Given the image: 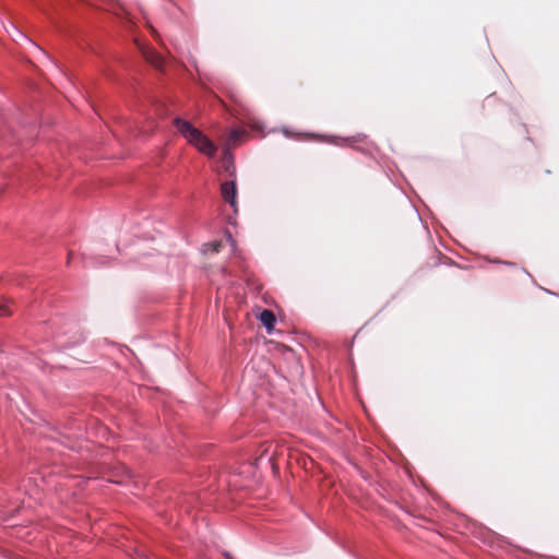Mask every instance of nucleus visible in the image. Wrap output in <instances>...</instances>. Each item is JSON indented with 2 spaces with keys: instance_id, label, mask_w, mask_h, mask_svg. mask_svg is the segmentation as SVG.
Segmentation results:
<instances>
[{
  "instance_id": "3",
  "label": "nucleus",
  "mask_w": 559,
  "mask_h": 559,
  "mask_svg": "<svg viewBox=\"0 0 559 559\" xmlns=\"http://www.w3.org/2000/svg\"><path fill=\"white\" fill-rule=\"evenodd\" d=\"M221 193L223 199L229 203L235 214L238 213L237 185L235 180H228L222 183Z\"/></svg>"
},
{
  "instance_id": "13",
  "label": "nucleus",
  "mask_w": 559,
  "mask_h": 559,
  "mask_svg": "<svg viewBox=\"0 0 559 559\" xmlns=\"http://www.w3.org/2000/svg\"><path fill=\"white\" fill-rule=\"evenodd\" d=\"M283 133L285 134V136L289 138L290 136V131L288 128H283Z\"/></svg>"
},
{
  "instance_id": "12",
  "label": "nucleus",
  "mask_w": 559,
  "mask_h": 559,
  "mask_svg": "<svg viewBox=\"0 0 559 559\" xmlns=\"http://www.w3.org/2000/svg\"><path fill=\"white\" fill-rule=\"evenodd\" d=\"M223 556L225 559H235L229 551H223Z\"/></svg>"
},
{
  "instance_id": "4",
  "label": "nucleus",
  "mask_w": 559,
  "mask_h": 559,
  "mask_svg": "<svg viewBox=\"0 0 559 559\" xmlns=\"http://www.w3.org/2000/svg\"><path fill=\"white\" fill-rule=\"evenodd\" d=\"M191 144L197 146L200 152L206 154L210 157L215 156L217 152V146L202 131L201 136L195 138Z\"/></svg>"
},
{
  "instance_id": "8",
  "label": "nucleus",
  "mask_w": 559,
  "mask_h": 559,
  "mask_svg": "<svg viewBox=\"0 0 559 559\" xmlns=\"http://www.w3.org/2000/svg\"><path fill=\"white\" fill-rule=\"evenodd\" d=\"M145 57L156 68H160L163 66L162 58L154 51H145Z\"/></svg>"
},
{
  "instance_id": "11",
  "label": "nucleus",
  "mask_w": 559,
  "mask_h": 559,
  "mask_svg": "<svg viewBox=\"0 0 559 559\" xmlns=\"http://www.w3.org/2000/svg\"><path fill=\"white\" fill-rule=\"evenodd\" d=\"M493 262L495 263H499V264H504V265H508V266H511V267H516V263L515 262H511V261L495 260Z\"/></svg>"
},
{
  "instance_id": "15",
  "label": "nucleus",
  "mask_w": 559,
  "mask_h": 559,
  "mask_svg": "<svg viewBox=\"0 0 559 559\" xmlns=\"http://www.w3.org/2000/svg\"><path fill=\"white\" fill-rule=\"evenodd\" d=\"M522 271H523L527 276H530V277H531V274L527 272V270H526L525 267H522Z\"/></svg>"
},
{
  "instance_id": "9",
  "label": "nucleus",
  "mask_w": 559,
  "mask_h": 559,
  "mask_svg": "<svg viewBox=\"0 0 559 559\" xmlns=\"http://www.w3.org/2000/svg\"><path fill=\"white\" fill-rule=\"evenodd\" d=\"M223 158L225 162V168L228 170L229 166L234 167V156L229 148H225L223 152ZM235 174V168H233V175Z\"/></svg>"
},
{
  "instance_id": "6",
  "label": "nucleus",
  "mask_w": 559,
  "mask_h": 559,
  "mask_svg": "<svg viewBox=\"0 0 559 559\" xmlns=\"http://www.w3.org/2000/svg\"><path fill=\"white\" fill-rule=\"evenodd\" d=\"M259 320L265 328L266 332L271 334L276 323V317L273 313V311L269 309H263L259 316Z\"/></svg>"
},
{
  "instance_id": "14",
  "label": "nucleus",
  "mask_w": 559,
  "mask_h": 559,
  "mask_svg": "<svg viewBox=\"0 0 559 559\" xmlns=\"http://www.w3.org/2000/svg\"><path fill=\"white\" fill-rule=\"evenodd\" d=\"M227 236H228V240H229V242H230L231 247H234V246H235V240L233 239V237H231L230 233H228V235H227Z\"/></svg>"
},
{
  "instance_id": "7",
  "label": "nucleus",
  "mask_w": 559,
  "mask_h": 559,
  "mask_svg": "<svg viewBox=\"0 0 559 559\" xmlns=\"http://www.w3.org/2000/svg\"><path fill=\"white\" fill-rule=\"evenodd\" d=\"M12 314L11 300L7 298L0 299V316L8 317Z\"/></svg>"
},
{
  "instance_id": "10",
  "label": "nucleus",
  "mask_w": 559,
  "mask_h": 559,
  "mask_svg": "<svg viewBox=\"0 0 559 559\" xmlns=\"http://www.w3.org/2000/svg\"><path fill=\"white\" fill-rule=\"evenodd\" d=\"M246 134V131L242 129H233L229 133V140L233 142H239Z\"/></svg>"
},
{
  "instance_id": "2",
  "label": "nucleus",
  "mask_w": 559,
  "mask_h": 559,
  "mask_svg": "<svg viewBox=\"0 0 559 559\" xmlns=\"http://www.w3.org/2000/svg\"><path fill=\"white\" fill-rule=\"evenodd\" d=\"M174 124L177 128L178 132L189 141V143H192L195 138L201 136V130L195 128L190 121L176 117L174 119Z\"/></svg>"
},
{
  "instance_id": "1",
  "label": "nucleus",
  "mask_w": 559,
  "mask_h": 559,
  "mask_svg": "<svg viewBox=\"0 0 559 559\" xmlns=\"http://www.w3.org/2000/svg\"><path fill=\"white\" fill-rule=\"evenodd\" d=\"M56 344L63 348H72L86 340V333L79 322L70 320L53 332Z\"/></svg>"
},
{
  "instance_id": "5",
  "label": "nucleus",
  "mask_w": 559,
  "mask_h": 559,
  "mask_svg": "<svg viewBox=\"0 0 559 559\" xmlns=\"http://www.w3.org/2000/svg\"><path fill=\"white\" fill-rule=\"evenodd\" d=\"M366 140H367V135L359 133V134H357L355 136H348V138L333 136V140L331 141V143H333L335 145H347V146L360 150L358 146H356V143L362 142V141H366Z\"/></svg>"
}]
</instances>
